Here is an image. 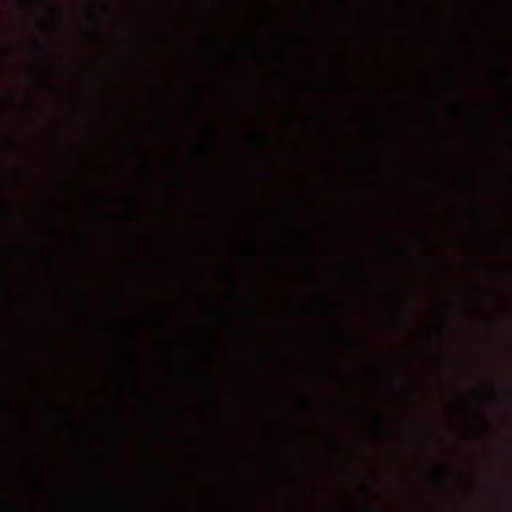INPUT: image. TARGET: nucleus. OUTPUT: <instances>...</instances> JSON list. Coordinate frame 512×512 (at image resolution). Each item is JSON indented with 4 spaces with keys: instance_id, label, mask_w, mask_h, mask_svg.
I'll return each mask as SVG.
<instances>
[{
    "instance_id": "f03ea898",
    "label": "nucleus",
    "mask_w": 512,
    "mask_h": 512,
    "mask_svg": "<svg viewBox=\"0 0 512 512\" xmlns=\"http://www.w3.org/2000/svg\"><path fill=\"white\" fill-rule=\"evenodd\" d=\"M367 509H368L369 512H374L375 511V508H374L373 505H368Z\"/></svg>"
},
{
    "instance_id": "20e7f679",
    "label": "nucleus",
    "mask_w": 512,
    "mask_h": 512,
    "mask_svg": "<svg viewBox=\"0 0 512 512\" xmlns=\"http://www.w3.org/2000/svg\"><path fill=\"white\" fill-rule=\"evenodd\" d=\"M2 110V107L0 106V111Z\"/></svg>"
},
{
    "instance_id": "7ed1b4c3",
    "label": "nucleus",
    "mask_w": 512,
    "mask_h": 512,
    "mask_svg": "<svg viewBox=\"0 0 512 512\" xmlns=\"http://www.w3.org/2000/svg\"><path fill=\"white\" fill-rule=\"evenodd\" d=\"M507 506H508V509L511 510L512 504H511V499L510 498L508 499Z\"/></svg>"
},
{
    "instance_id": "f257e3e1",
    "label": "nucleus",
    "mask_w": 512,
    "mask_h": 512,
    "mask_svg": "<svg viewBox=\"0 0 512 512\" xmlns=\"http://www.w3.org/2000/svg\"><path fill=\"white\" fill-rule=\"evenodd\" d=\"M505 393H506V396H507L509 399H511V398H512V391H511V389H507V390L505 391Z\"/></svg>"
}]
</instances>
